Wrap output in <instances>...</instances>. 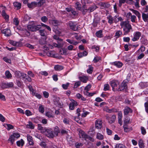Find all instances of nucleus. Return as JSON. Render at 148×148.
I'll return each instance as SVG.
<instances>
[{"instance_id":"f257e3e1","label":"nucleus","mask_w":148,"mask_h":148,"mask_svg":"<svg viewBox=\"0 0 148 148\" xmlns=\"http://www.w3.org/2000/svg\"><path fill=\"white\" fill-rule=\"evenodd\" d=\"M121 28H123L124 35L128 34L131 31H132V28L128 21H122L120 24Z\"/></svg>"},{"instance_id":"f03ea898","label":"nucleus","mask_w":148,"mask_h":148,"mask_svg":"<svg viewBox=\"0 0 148 148\" xmlns=\"http://www.w3.org/2000/svg\"><path fill=\"white\" fill-rule=\"evenodd\" d=\"M41 25H29L27 27L29 30L32 32H35L39 30L41 28Z\"/></svg>"},{"instance_id":"7ed1b4c3","label":"nucleus","mask_w":148,"mask_h":148,"mask_svg":"<svg viewBox=\"0 0 148 148\" xmlns=\"http://www.w3.org/2000/svg\"><path fill=\"white\" fill-rule=\"evenodd\" d=\"M110 84L113 91L117 90V86L119 84V82L118 81L113 80L110 82Z\"/></svg>"},{"instance_id":"20e7f679","label":"nucleus","mask_w":148,"mask_h":148,"mask_svg":"<svg viewBox=\"0 0 148 148\" xmlns=\"http://www.w3.org/2000/svg\"><path fill=\"white\" fill-rule=\"evenodd\" d=\"M45 135L51 138H53L54 137L53 131L51 129H48Z\"/></svg>"},{"instance_id":"39448f33","label":"nucleus","mask_w":148,"mask_h":148,"mask_svg":"<svg viewBox=\"0 0 148 148\" xmlns=\"http://www.w3.org/2000/svg\"><path fill=\"white\" fill-rule=\"evenodd\" d=\"M70 100L71 102L69 104V109L70 110H73L75 109V107L77 105V102L73 99H70Z\"/></svg>"},{"instance_id":"423d86ee","label":"nucleus","mask_w":148,"mask_h":148,"mask_svg":"<svg viewBox=\"0 0 148 148\" xmlns=\"http://www.w3.org/2000/svg\"><path fill=\"white\" fill-rule=\"evenodd\" d=\"M38 129L40 131V132L45 134L48 129H47L45 127H43L41 124H38Z\"/></svg>"},{"instance_id":"0eeeda50","label":"nucleus","mask_w":148,"mask_h":148,"mask_svg":"<svg viewBox=\"0 0 148 148\" xmlns=\"http://www.w3.org/2000/svg\"><path fill=\"white\" fill-rule=\"evenodd\" d=\"M68 25L71 29L74 31H76L78 29L76 23L71 21H70L68 23Z\"/></svg>"},{"instance_id":"6e6552de","label":"nucleus","mask_w":148,"mask_h":148,"mask_svg":"<svg viewBox=\"0 0 148 148\" xmlns=\"http://www.w3.org/2000/svg\"><path fill=\"white\" fill-rule=\"evenodd\" d=\"M141 36V33L139 32H136L134 34V37L132 40L133 41H136L138 40Z\"/></svg>"},{"instance_id":"1a4fd4ad","label":"nucleus","mask_w":148,"mask_h":148,"mask_svg":"<svg viewBox=\"0 0 148 148\" xmlns=\"http://www.w3.org/2000/svg\"><path fill=\"white\" fill-rule=\"evenodd\" d=\"M124 110V115L127 116L130 113H132L133 111L128 106L125 107Z\"/></svg>"},{"instance_id":"9d476101","label":"nucleus","mask_w":148,"mask_h":148,"mask_svg":"<svg viewBox=\"0 0 148 148\" xmlns=\"http://www.w3.org/2000/svg\"><path fill=\"white\" fill-rule=\"evenodd\" d=\"M1 33L5 34L7 36H8L11 35V31L10 29H6L1 30Z\"/></svg>"},{"instance_id":"9b49d317","label":"nucleus","mask_w":148,"mask_h":148,"mask_svg":"<svg viewBox=\"0 0 148 148\" xmlns=\"http://www.w3.org/2000/svg\"><path fill=\"white\" fill-rule=\"evenodd\" d=\"M96 128L100 129L102 127V120L101 119H97L95 122Z\"/></svg>"},{"instance_id":"f8f14e48","label":"nucleus","mask_w":148,"mask_h":148,"mask_svg":"<svg viewBox=\"0 0 148 148\" xmlns=\"http://www.w3.org/2000/svg\"><path fill=\"white\" fill-rule=\"evenodd\" d=\"M60 98L58 97H55L53 99L54 104L56 106H61V105L60 102Z\"/></svg>"},{"instance_id":"ddd939ff","label":"nucleus","mask_w":148,"mask_h":148,"mask_svg":"<svg viewBox=\"0 0 148 148\" xmlns=\"http://www.w3.org/2000/svg\"><path fill=\"white\" fill-rule=\"evenodd\" d=\"M27 139L29 144L31 145H33L34 143L32 136L29 134H27Z\"/></svg>"},{"instance_id":"4468645a","label":"nucleus","mask_w":148,"mask_h":148,"mask_svg":"<svg viewBox=\"0 0 148 148\" xmlns=\"http://www.w3.org/2000/svg\"><path fill=\"white\" fill-rule=\"evenodd\" d=\"M79 134L80 138H82L85 139L86 136H87V134L85 133L82 130H81L79 131Z\"/></svg>"},{"instance_id":"2eb2a0df","label":"nucleus","mask_w":148,"mask_h":148,"mask_svg":"<svg viewBox=\"0 0 148 148\" xmlns=\"http://www.w3.org/2000/svg\"><path fill=\"white\" fill-rule=\"evenodd\" d=\"M80 11L82 12L83 15H84L87 12H88V8L86 5H84L82 6Z\"/></svg>"},{"instance_id":"dca6fc26","label":"nucleus","mask_w":148,"mask_h":148,"mask_svg":"<svg viewBox=\"0 0 148 148\" xmlns=\"http://www.w3.org/2000/svg\"><path fill=\"white\" fill-rule=\"evenodd\" d=\"M37 5V2H32L31 3H27V5L28 8H33L36 7Z\"/></svg>"},{"instance_id":"f3484780","label":"nucleus","mask_w":148,"mask_h":148,"mask_svg":"<svg viewBox=\"0 0 148 148\" xmlns=\"http://www.w3.org/2000/svg\"><path fill=\"white\" fill-rule=\"evenodd\" d=\"M79 80L84 83H86L88 80V77L87 76H83L79 77Z\"/></svg>"},{"instance_id":"a211bd4d","label":"nucleus","mask_w":148,"mask_h":148,"mask_svg":"<svg viewBox=\"0 0 148 148\" xmlns=\"http://www.w3.org/2000/svg\"><path fill=\"white\" fill-rule=\"evenodd\" d=\"M60 132L59 128L58 126H56L53 129V133L54 135V137H56L58 136V134Z\"/></svg>"},{"instance_id":"6ab92c4d","label":"nucleus","mask_w":148,"mask_h":148,"mask_svg":"<svg viewBox=\"0 0 148 148\" xmlns=\"http://www.w3.org/2000/svg\"><path fill=\"white\" fill-rule=\"evenodd\" d=\"M126 86V84L124 82H122L119 88H118L117 90L120 91L124 89Z\"/></svg>"},{"instance_id":"aec40b11","label":"nucleus","mask_w":148,"mask_h":148,"mask_svg":"<svg viewBox=\"0 0 148 148\" xmlns=\"http://www.w3.org/2000/svg\"><path fill=\"white\" fill-rule=\"evenodd\" d=\"M47 37L46 36H44L43 38H41L39 40V43L41 45H43L46 44L47 41L46 39Z\"/></svg>"},{"instance_id":"412c9836","label":"nucleus","mask_w":148,"mask_h":148,"mask_svg":"<svg viewBox=\"0 0 148 148\" xmlns=\"http://www.w3.org/2000/svg\"><path fill=\"white\" fill-rule=\"evenodd\" d=\"M142 17L143 20L145 22H148V13H142Z\"/></svg>"},{"instance_id":"4be33fe9","label":"nucleus","mask_w":148,"mask_h":148,"mask_svg":"<svg viewBox=\"0 0 148 148\" xmlns=\"http://www.w3.org/2000/svg\"><path fill=\"white\" fill-rule=\"evenodd\" d=\"M112 64L115 65L118 68L121 67L123 65V64L121 62L119 61H116L112 62Z\"/></svg>"},{"instance_id":"5701e85b","label":"nucleus","mask_w":148,"mask_h":148,"mask_svg":"<svg viewBox=\"0 0 148 148\" xmlns=\"http://www.w3.org/2000/svg\"><path fill=\"white\" fill-rule=\"evenodd\" d=\"M130 10L138 17V19L140 20L141 18V14L138 11L133 9H131Z\"/></svg>"},{"instance_id":"b1692460","label":"nucleus","mask_w":148,"mask_h":148,"mask_svg":"<svg viewBox=\"0 0 148 148\" xmlns=\"http://www.w3.org/2000/svg\"><path fill=\"white\" fill-rule=\"evenodd\" d=\"M123 127L125 132H128L132 130V127L129 128L127 124L124 125Z\"/></svg>"},{"instance_id":"393cba45","label":"nucleus","mask_w":148,"mask_h":148,"mask_svg":"<svg viewBox=\"0 0 148 148\" xmlns=\"http://www.w3.org/2000/svg\"><path fill=\"white\" fill-rule=\"evenodd\" d=\"M66 41L71 44L73 45H76L78 43V42L76 41L70 39H67Z\"/></svg>"},{"instance_id":"a878e982","label":"nucleus","mask_w":148,"mask_h":148,"mask_svg":"<svg viewBox=\"0 0 148 148\" xmlns=\"http://www.w3.org/2000/svg\"><path fill=\"white\" fill-rule=\"evenodd\" d=\"M45 115L48 118H53L54 116L53 112L52 111L47 112L45 113Z\"/></svg>"},{"instance_id":"bb28decb","label":"nucleus","mask_w":148,"mask_h":148,"mask_svg":"<svg viewBox=\"0 0 148 148\" xmlns=\"http://www.w3.org/2000/svg\"><path fill=\"white\" fill-rule=\"evenodd\" d=\"M75 7L76 10H80L81 9V5L79 2H77L75 4Z\"/></svg>"},{"instance_id":"cd10ccee","label":"nucleus","mask_w":148,"mask_h":148,"mask_svg":"<svg viewBox=\"0 0 148 148\" xmlns=\"http://www.w3.org/2000/svg\"><path fill=\"white\" fill-rule=\"evenodd\" d=\"M13 4L14 6L16 8L17 10L21 8V3L17 2H15L13 3Z\"/></svg>"},{"instance_id":"c85d7f7f","label":"nucleus","mask_w":148,"mask_h":148,"mask_svg":"<svg viewBox=\"0 0 148 148\" xmlns=\"http://www.w3.org/2000/svg\"><path fill=\"white\" fill-rule=\"evenodd\" d=\"M26 127L27 128L33 129L34 128V126L31 122L29 121L28 124L26 125Z\"/></svg>"},{"instance_id":"c756f323","label":"nucleus","mask_w":148,"mask_h":148,"mask_svg":"<svg viewBox=\"0 0 148 148\" xmlns=\"http://www.w3.org/2000/svg\"><path fill=\"white\" fill-rule=\"evenodd\" d=\"M140 41L142 44L145 45H146L148 44L147 40L143 37H142L141 38Z\"/></svg>"},{"instance_id":"7c9ffc66","label":"nucleus","mask_w":148,"mask_h":148,"mask_svg":"<svg viewBox=\"0 0 148 148\" xmlns=\"http://www.w3.org/2000/svg\"><path fill=\"white\" fill-rule=\"evenodd\" d=\"M54 69L56 71H60L63 69V66L61 65H56L55 66Z\"/></svg>"},{"instance_id":"2f4dec72","label":"nucleus","mask_w":148,"mask_h":148,"mask_svg":"<svg viewBox=\"0 0 148 148\" xmlns=\"http://www.w3.org/2000/svg\"><path fill=\"white\" fill-rule=\"evenodd\" d=\"M67 50L66 49L63 48L60 51V53L61 55H66L67 54Z\"/></svg>"},{"instance_id":"473e14b6","label":"nucleus","mask_w":148,"mask_h":148,"mask_svg":"<svg viewBox=\"0 0 148 148\" xmlns=\"http://www.w3.org/2000/svg\"><path fill=\"white\" fill-rule=\"evenodd\" d=\"M5 74L6 77L8 79H10L11 78L12 75L9 71H6L5 73Z\"/></svg>"},{"instance_id":"72a5a7b5","label":"nucleus","mask_w":148,"mask_h":148,"mask_svg":"<svg viewBox=\"0 0 148 148\" xmlns=\"http://www.w3.org/2000/svg\"><path fill=\"white\" fill-rule=\"evenodd\" d=\"M95 128L94 127H92L90 129L89 131V133L92 136H93L95 135Z\"/></svg>"},{"instance_id":"f704fd0d","label":"nucleus","mask_w":148,"mask_h":148,"mask_svg":"<svg viewBox=\"0 0 148 148\" xmlns=\"http://www.w3.org/2000/svg\"><path fill=\"white\" fill-rule=\"evenodd\" d=\"M2 15L3 17L6 20H8L9 16L7 15L5 13V11L4 10H3L2 12Z\"/></svg>"},{"instance_id":"c9c22d12","label":"nucleus","mask_w":148,"mask_h":148,"mask_svg":"<svg viewBox=\"0 0 148 148\" xmlns=\"http://www.w3.org/2000/svg\"><path fill=\"white\" fill-rule=\"evenodd\" d=\"M88 68L87 70V72L89 74H91L93 71V68L91 65L88 66Z\"/></svg>"},{"instance_id":"e433bc0d","label":"nucleus","mask_w":148,"mask_h":148,"mask_svg":"<svg viewBox=\"0 0 148 148\" xmlns=\"http://www.w3.org/2000/svg\"><path fill=\"white\" fill-rule=\"evenodd\" d=\"M97 8V6L95 5H93L88 8V12H91L93 11Z\"/></svg>"},{"instance_id":"4c0bfd02","label":"nucleus","mask_w":148,"mask_h":148,"mask_svg":"<svg viewBox=\"0 0 148 148\" xmlns=\"http://www.w3.org/2000/svg\"><path fill=\"white\" fill-rule=\"evenodd\" d=\"M142 139H140L138 142V145L140 148H144L145 145Z\"/></svg>"},{"instance_id":"58836bf2","label":"nucleus","mask_w":148,"mask_h":148,"mask_svg":"<svg viewBox=\"0 0 148 148\" xmlns=\"http://www.w3.org/2000/svg\"><path fill=\"white\" fill-rule=\"evenodd\" d=\"M140 86L142 88L146 87L148 86V82H141L140 84Z\"/></svg>"},{"instance_id":"ea45409f","label":"nucleus","mask_w":148,"mask_h":148,"mask_svg":"<svg viewBox=\"0 0 148 148\" xmlns=\"http://www.w3.org/2000/svg\"><path fill=\"white\" fill-rule=\"evenodd\" d=\"M116 117L115 115H113L110 118V120H109V123H112L114 122L116 119Z\"/></svg>"},{"instance_id":"a19ab883","label":"nucleus","mask_w":148,"mask_h":148,"mask_svg":"<svg viewBox=\"0 0 148 148\" xmlns=\"http://www.w3.org/2000/svg\"><path fill=\"white\" fill-rule=\"evenodd\" d=\"M46 0H37V4L39 6H40L43 5L46 2Z\"/></svg>"},{"instance_id":"79ce46f5","label":"nucleus","mask_w":148,"mask_h":148,"mask_svg":"<svg viewBox=\"0 0 148 148\" xmlns=\"http://www.w3.org/2000/svg\"><path fill=\"white\" fill-rule=\"evenodd\" d=\"M53 45L55 47L59 48L62 47L63 45L60 43L58 42V44H57L54 42L53 43Z\"/></svg>"},{"instance_id":"37998d69","label":"nucleus","mask_w":148,"mask_h":148,"mask_svg":"<svg viewBox=\"0 0 148 148\" xmlns=\"http://www.w3.org/2000/svg\"><path fill=\"white\" fill-rule=\"evenodd\" d=\"M22 72L19 71H16L14 72L15 76L18 78H20L21 77Z\"/></svg>"},{"instance_id":"c03bdc74","label":"nucleus","mask_w":148,"mask_h":148,"mask_svg":"<svg viewBox=\"0 0 148 148\" xmlns=\"http://www.w3.org/2000/svg\"><path fill=\"white\" fill-rule=\"evenodd\" d=\"M115 148H127L124 145L121 144H117L115 147Z\"/></svg>"},{"instance_id":"a18cd8bd","label":"nucleus","mask_w":148,"mask_h":148,"mask_svg":"<svg viewBox=\"0 0 148 148\" xmlns=\"http://www.w3.org/2000/svg\"><path fill=\"white\" fill-rule=\"evenodd\" d=\"M24 143V142L22 139H21L20 140L16 142L17 145L18 146H20L21 145L23 146Z\"/></svg>"},{"instance_id":"49530a36","label":"nucleus","mask_w":148,"mask_h":148,"mask_svg":"<svg viewBox=\"0 0 148 148\" xmlns=\"http://www.w3.org/2000/svg\"><path fill=\"white\" fill-rule=\"evenodd\" d=\"M101 57L98 56L95 57L93 60V61L94 63H97L101 60Z\"/></svg>"},{"instance_id":"de8ad7c7","label":"nucleus","mask_w":148,"mask_h":148,"mask_svg":"<svg viewBox=\"0 0 148 148\" xmlns=\"http://www.w3.org/2000/svg\"><path fill=\"white\" fill-rule=\"evenodd\" d=\"M13 23L16 26L18 25L19 23V20L17 18H15L13 19Z\"/></svg>"},{"instance_id":"09e8293b","label":"nucleus","mask_w":148,"mask_h":148,"mask_svg":"<svg viewBox=\"0 0 148 148\" xmlns=\"http://www.w3.org/2000/svg\"><path fill=\"white\" fill-rule=\"evenodd\" d=\"M96 35L99 38H101L102 37V30H100L97 32L96 33Z\"/></svg>"},{"instance_id":"8fccbe9b","label":"nucleus","mask_w":148,"mask_h":148,"mask_svg":"<svg viewBox=\"0 0 148 148\" xmlns=\"http://www.w3.org/2000/svg\"><path fill=\"white\" fill-rule=\"evenodd\" d=\"M8 141L10 142L12 144L14 142V136H12V135L8 139Z\"/></svg>"},{"instance_id":"3c124183","label":"nucleus","mask_w":148,"mask_h":148,"mask_svg":"<svg viewBox=\"0 0 148 148\" xmlns=\"http://www.w3.org/2000/svg\"><path fill=\"white\" fill-rule=\"evenodd\" d=\"M130 118L127 116L125 117V120H124V123L125 124L129 123L130 122Z\"/></svg>"},{"instance_id":"603ef678","label":"nucleus","mask_w":148,"mask_h":148,"mask_svg":"<svg viewBox=\"0 0 148 148\" xmlns=\"http://www.w3.org/2000/svg\"><path fill=\"white\" fill-rule=\"evenodd\" d=\"M107 18L108 19V22L110 24H112L113 23V18L110 15L109 16L107 17Z\"/></svg>"},{"instance_id":"864d4df0","label":"nucleus","mask_w":148,"mask_h":148,"mask_svg":"<svg viewBox=\"0 0 148 148\" xmlns=\"http://www.w3.org/2000/svg\"><path fill=\"white\" fill-rule=\"evenodd\" d=\"M39 110L40 112L43 113L44 112V106L40 105L39 106Z\"/></svg>"},{"instance_id":"5fc2aeb1","label":"nucleus","mask_w":148,"mask_h":148,"mask_svg":"<svg viewBox=\"0 0 148 148\" xmlns=\"http://www.w3.org/2000/svg\"><path fill=\"white\" fill-rule=\"evenodd\" d=\"M47 55L48 56L54 57L55 55L53 53V51H49L47 53Z\"/></svg>"},{"instance_id":"6e6d98bb","label":"nucleus","mask_w":148,"mask_h":148,"mask_svg":"<svg viewBox=\"0 0 148 148\" xmlns=\"http://www.w3.org/2000/svg\"><path fill=\"white\" fill-rule=\"evenodd\" d=\"M41 24L42 26L46 28L47 29L48 31H51V29L50 27L49 26L42 23H41Z\"/></svg>"},{"instance_id":"4d7b16f0","label":"nucleus","mask_w":148,"mask_h":148,"mask_svg":"<svg viewBox=\"0 0 148 148\" xmlns=\"http://www.w3.org/2000/svg\"><path fill=\"white\" fill-rule=\"evenodd\" d=\"M122 34V32L120 30L118 31L115 33V36L116 38H119L120 36Z\"/></svg>"},{"instance_id":"13d9d810","label":"nucleus","mask_w":148,"mask_h":148,"mask_svg":"<svg viewBox=\"0 0 148 148\" xmlns=\"http://www.w3.org/2000/svg\"><path fill=\"white\" fill-rule=\"evenodd\" d=\"M110 4L105 2H102V7L104 8H109L110 6Z\"/></svg>"},{"instance_id":"bf43d9fd","label":"nucleus","mask_w":148,"mask_h":148,"mask_svg":"<svg viewBox=\"0 0 148 148\" xmlns=\"http://www.w3.org/2000/svg\"><path fill=\"white\" fill-rule=\"evenodd\" d=\"M81 84V82L80 81H77L75 84L74 86V88H77Z\"/></svg>"},{"instance_id":"052dcab7","label":"nucleus","mask_w":148,"mask_h":148,"mask_svg":"<svg viewBox=\"0 0 148 148\" xmlns=\"http://www.w3.org/2000/svg\"><path fill=\"white\" fill-rule=\"evenodd\" d=\"M63 122L65 124H69V119L68 118H64L63 120Z\"/></svg>"},{"instance_id":"680f3d73","label":"nucleus","mask_w":148,"mask_h":148,"mask_svg":"<svg viewBox=\"0 0 148 148\" xmlns=\"http://www.w3.org/2000/svg\"><path fill=\"white\" fill-rule=\"evenodd\" d=\"M7 84V88H9L12 87L14 86V84L12 82L6 83Z\"/></svg>"},{"instance_id":"e2e57ef3","label":"nucleus","mask_w":148,"mask_h":148,"mask_svg":"<svg viewBox=\"0 0 148 148\" xmlns=\"http://www.w3.org/2000/svg\"><path fill=\"white\" fill-rule=\"evenodd\" d=\"M69 83H67L66 84H63L62 85V87L64 89H67L69 86Z\"/></svg>"},{"instance_id":"0e129e2a","label":"nucleus","mask_w":148,"mask_h":148,"mask_svg":"<svg viewBox=\"0 0 148 148\" xmlns=\"http://www.w3.org/2000/svg\"><path fill=\"white\" fill-rule=\"evenodd\" d=\"M144 106L145 110L147 113H148V101L145 103Z\"/></svg>"},{"instance_id":"69168bd1","label":"nucleus","mask_w":148,"mask_h":148,"mask_svg":"<svg viewBox=\"0 0 148 148\" xmlns=\"http://www.w3.org/2000/svg\"><path fill=\"white\" fill-rule=\"evenodd\" d=\"M83 113L82 114V117H85L89 113V112H85V111L84 110V109L83 110Z\"/></svg>"},{"instance_id":"338daca9","label":"nucleus","mask_w":148,"mask_h":148,"mask_svg":"<svg viewBox=\"0 0 148 148\" xmlns=\"http://www.w3.org/2000/svg\"><path fill=\"white\" fill-rule=\"evenodd\" d=\"M141 133L142 134L144 135L146 134V131L145 128L144 127H141Z\"/></svg>"},{"instance_id":"774afa93","label":"nucleus","mask_w":148,"mask_h":148,"mask_svg":"<svg viewBox=\"0 0 148 148\" xmlns=\"http://www.w3.org/2000/svg\"><path fill=\"white\" fill-rule=\"evenodd\" d=\"M109 86L108 84H106L104 86L103 90L104 91H106L109 90Z\"/></svg>"}]
</instances>
